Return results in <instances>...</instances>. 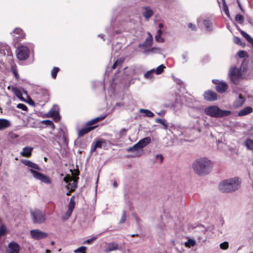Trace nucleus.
I'll return each mask as SVG.
<instances>
[{"mask_svg": "<svg viewBox=\"0 0 253 253\" xmlns=\"http://www.w3.org/2000/svg\"><path fill=\"white\" fill-rule=\"evenodd\" d=\"M163 34V32L161 30V29H159L158 31V32H157V35H162Z\"/></svg>", "mask_w": 253, "mask_h": 253, "instance_id": "nucleus-59", "label": "nucleus"}, {"mask_svg": "<svg viewBox=\"0 0 253 253\" xmlns=\"http://www.w3.org/2000/svg\"><path fill=\"white\" fill-rule=\"evenodd\" d=\"M202 23L204 24L207 30L211 31L212 30V24L208 20H203Z\"/></svg>", "mask_w": 253, "mask_h": 253, "instance_id": "nucleus-29", "label": "nucleus"}, {"mask_svg": "<svg viewBox=\"0 0 253 253\" xmlns=\"http://www.w3.org/2000/svg\"><path fill=\"white\" fill-rule=\"evenodd\" d=\"M72 211L67 210V211L63 215L62 218L64 220L68 219L71 215Z\"/></svg>", "mask_w": 253, "mask_h": 253, "instance_id": "nucleus-36", "label": "nucleus"}, {"mask_svg": "<svg viewBox=\"0 0 253 253\" xmlns=\"http://www.w3.org/2000/svg\"><path fill=\"white\" fill-rule=\"evenodd\" d=\"M234 42L236 44H241V40H240V39L239 38L236 37H234Z\"/></svg>", "mask_w": 253, "mask_h": 253, "instance_id": "nucleus-51", "label": "nucleus"}, {"mask_svg": "<svg viewBox=\"0 0 253 253\" xmlns=\"http://www.w3.org/2000/svg\"><path fill=\"white\" fill-rule=\"evenodd\" d=\"M29 48L26 46L21 45L17 49V57L19 60H25L29 57Z\"/></svg>", "mask_w": 253, "mask_h": 253, "instance_id": "nucleus-10", "label": "nucleus"}, {"mask_svg": "<svg viewBox=\"0 0 253 253\" xmlns=\"http://www.w3.org/2000/svg\"><path fill=\"white\" fill-rule=\"evenodd\" d=\"M105 118V116H103L100 117H97L93 120L88 122L86 124L87 127H85L79 130L78 131V135L79 136H82L84 134L88 133L90 131L93 129L96 126H89L91 125L95 124V123L103 120Z\"/></svg>", "mask_w": 253, "mask_h": 253, "instance_id": "nucleus-5", "label": "nucleus"}, {"mask_svg": "<svg viewBox=\"0 0 253 253\" xmlns=\"http://www.w3.org/2000/svg\"><path fill=\"white\" fill-rule=\"evenodd\" d=\"M75 206V197L72 196L70 201V203L68 206V210L73 212Z\"/></svg>", "mask_w": 253, "mask_h": 253, "instance_id": "nucleus-28", "label": "nucleus"}, {"mask_svg": "<svg viewBox=\"0 0 253 253\" xmlns=\"http://www.w3.org/2000/svg\"><path fill=\"white\" fill-rule=\"evenodd\" d=\"M237 54L240 58H244V57L247 56V52L244 50L239 51L237 53Z\"/></svg>", "mask_w": 253, "mask_h": 253, "instance_id": "nucleus-44", "label": "nucleus"}, {"mask_svg": "<svg viewBox=\"0 0 253 253\" xmlns=\"http://www.w3.org/2000/svg\"><path fill=\"white\" fill-rule=\"evenodd\" d=\"M247 40L249 42L253 44V39L251 37H249Z\"/></svg>", "mask_w": 253, "mask_h": 253, "instance_id": "nucleus-55", "label": "nucleus"}, {"mask_svg": "<svg viewBox=\"0 0 253 253\" xmlns=\"http://www.w3.org/2000/svg\"><path fill=\"white\" fill-rule=\"evenodd\" d=\"M119 249L118 245L116 243L111 242L106 244L104 252L106 253L111 252Z\"/></svg>", "mask_w": 253, "mask_h": 253, "instance_id": "nucleus-15", "label": "nucleus"}, {"mask_svg": "<svg viewBox=\"0 0 253 253\" xmlns=\"http://www.w3.org/2000/svg\"><path fill=\"white\" fill-rule=\"evenodd\" d=\"M163 27H164V25H163V24L162 23H160L159 24V27L160 28V29L163 28Z\"/></svg>", "mask_w": 253, "mask_h": 253, "instance_id": "nucleus-60", "label": "nucleus"}, {"mask_svg": "<svg viewBox=\"0 0 253 253\" xmlns=\"http://www.w3.org/2000/svg\"><path fill=\"white\" fill-rule=\"evenodd\" d=\"M63 180L67 184V188L73 191L77 186L76 179L75 177L67 175L63 178Z\"/></svg>", "mask_w": 253, "mask_h": 253, "instance_id": "nucleus-11", "label": "nucleus"}, {"mask_svg": "<svg viewBox=\"0 0 253 253\" xmlns=\"http://www.w3.org/2000/svg\"><path fill=\"white\" fill-rule=\"evenodd\" d=\"M12 90L13 92H14V94L21 100L24 101V99L22 97L23 92L26 95L27 94V92L24 90L22 91L20 89L16 87H12Z\"/></svg>", "mask_w": 253, "mask_h": 253, "instance_id": "nucleus-17", "label": "nucleus"}, {"mask_svg": "<svg viewBox=\"0 0 253 253\" xmlns=\"http://www.w3.org/2000/svg\"><path fill=\"white\" fill-rule=\"evenodd\" d=\"M11 34L15 38L23 39L25 36V34L22 30L18 28H15Z\"/></svg>", "mask_w": 253, "mask_h": 253, "instance_id": "nucleus-18", "label": "nucleus"}, {"mask_svg": "<svg viewBox=\"0 0 253 253\" xmlns=\"http://www.w3.org/2000/svg\"><path fill=\"white\" fill-rule=\"evenodd\" d=\"M156 122L162 124L164 126L165 129L168 128V125L166 123V121L161 119H157L156 120Z\"/></svg>", "mask_w": 253, "mask_h": 253, "instance_id": "nucleus-35", "label": "nucleus"}, {"mask_svg": "<svg viewBox=\"0 0 253 253\" xmlns=\"http://www.w3.org/2000/svg\"><path fill=\"white\" fill-rule=\"evenodd\" d=\"M6 232V228L4 225L0 226V237L5 234Z\"/></svg>", "mask_w": 253, "mask_h": 253, "instance_id": "nucleus-40", "label": "nucleus"}, {"mask_svg": "<svg viewBox=\"0 0 253 253\" xmlns=\"http://www.w3.org/2000/svg\"><path fill=\"white\" fill-rule=\"evenodd\" d=\"M223 10L224 11L226 15L228 17H229V12L228 10V8L225 1H223Z\"/></svg>", "mask_w": 253, "mask_h": 253, "instance_id": "nucleus-42", "label": "nucleus"}, {"mask_svg": "<svg viewBox=\"0 0 253 253\" xmlns=\"http://www.w3.org/2000/svg\"><path fill=\"white\" fill-rule=\"evenodd\" d=\"M13 73L17 80L19 79V75L15 70H13Z\"/></svg>", "mask_w": 253, "mask_h": 253, "instance_id": "nucleus-54", "label": "nucleus"}, {"mask_svg": "<svg viewBox=\"0 0 253 253\" xmlns=\"http://www.w3.org/2000/svg\"><path fill=\"white\" fill-rule=\"evenodd\" d=\"M235 20L236 21L238 22L240 24H242L244 22V18L240 14L236 15L235 17Z\"/></svg>", "mask_w": 253, "mask_h": 253, "instance_id": "nucleus-41", "label": "nucleus"}, {"mask_svg": "<svg viewBox=\"0 0 253 253\" xmlns=\"http://www.w3.org/2000/svg\"><path fill=\"white\" fill-rule=\"evenodd\" d=\"M59 112V108L58 106L54 105L44 116L47 118H52L55 122H58L60 120Z\"/></svg>", "mask_w": 253, "mask_h": 253, "instance_id": "nucleus-9", "label": "nucleus"}, {"mask_svg": "<svg viewBox=\"0 0 253 253\" xmlns=\"http://www.w3.org/2000/svg\"><path fill=\"white\" fill-rule=\"evenodd\" d=\"M42 123L47 126H50L52 129H54L55 128V126L51 121L48 120H43L42 121Z\"/></svg>", "mask_w": 253, "mask_h": 253, "instance_id": "nucleus-33", "label": "nucleus"}, {"mask_svg": "<svg viewBox=\"0 0 253 253\" xmlns=\"http://www.w3.org/2000/svg\"><path fill=\"white\" fill-rule=\"evenodd\" d=\"M33 149V148L32 147H25L23 148L22 151L20 153V154L22 156L29 158L31 156Z\"/></svg>", "mask_w": 253, "mask_h": 253, "instance_id": "nucleus-20", "label": "nucleus"}, {"mask_svg": "<svg viewBox=\"0 0 253 253\" xmlns=\"http://www.w3.org/2000/svg\"><path fill=\"white\" fill-rule=\"evenodd\" d=\"M188 26L189 28L193 30L196 29V26L192 23H189Z\"/></svg>", "mask_w": 253, "mask_h": 253, "instance_id": "nucleus-53", "label": "nucleus"}, {"mask_svg": "<svg viewBox=\"0 0 253 253\" xmlns=\"http://www.w3.org/2000/svg\"><path fill=\"white\" fill-rule=\"evenodd\" d=\"M113 186H114V187H116L117 186V182L115 181L113 183Z\"/></svg>", "mask_w": 253, "mask_h": 253, "instance_id": "nucleus-61", "label": "nucleus"}, {"mask_svg": "<svg viewBox=\"0 0 253 253\" xmlns=\"http://www.w3.org/2000/svg\"><path fill=\"white\" fill-rule=\"evenodd\" d=\"M20 251V246L14 241L10 242L6 248V253H19Z\"/></svg>", "mask_w": 253, "mask_h": 253, "instance_id": "nucleus-12", "label": "nucleus"}, {"mask_svg": "<svg viewBox=\"0 0 253 253\" xmlns=\"http://www.w3.org/2000/svg\"><path fill=\"white\" fill-rule=\"evenodd\" d=\"M161 51V50L160 48L157 47H154L149 50V51L152 53H158L160 52Z\"/></svg>", "mask_w": 253, "mask_h": 253, "instance_id": "nucleus-50", "label": "nucleus"}, {"mask_svg": "<svg viewBox=\"0 0 253 253\" xmlns=\"http://www.w3.org/2000/svg\"><path fill=\"white\" fill-rule=\"evenodd\" d=\"M153 14V11L148 7L145 8L144 11L143 13V16L147 19H148L152 16Z\"/></svg>", "mask_w": 253, "mask_h": 253, "instance_id": "nucleus-27", "label": "nucleus"}, {"mask_svg": "<svg viewBox=\"0 0 253 253\" xmlns=\"http://www.w3.org/2000/svg\"><path fill=\"white\" fill-rule=\"evenodd\" d=\"M196 245V241L193 239H188L187 241L185 242L184 246L185 247L190 248L195 246Z\"/></svg>", "mask_w": 253, "mask_h": 253, "instance_id": "nucleus-26", "label": "nucleus"}, {"mask_svg": "<svg viewBox=\"0 0 253 253\" xmlns=\"http://www.w3.org/2000/svg\"><path fill=\"white\" fill-rule=\"evenodd\" d=\"M204 98L209 101H213L217 99L216 94L210 90L206 91L204 94Z\"/></svg>", "mask_w": 253, "mask_h": 253, "instance_id": "nucleus-16", "label": "nucleus"}, {"mask_svg": "<svg viewBox=\"0 0 253 253\" xmlns=\"http://www.w3.org/2000/svg\"><path fill=\"white\" fill-rule=\"evenodd\" d=\"M122 62H123V60H121V59L117 60L114 63V64H113V65L112 66V68L113 69H115L117 66H120L121 65V64L122 63Z\"/></svg>", "mask_w": 253, "mask_h": 253, "instance_id": "nucleus-45", "label": "nucleus"}, {"mask_svg": "<svg viewBox=\"0 0 253 253\" xmlns=\"http://www.w3.org/2000/svg\"><path fill=\"white\" fill-rule=\"evenodd\" d=\"M139 112L144 114V117L152 118L154 116V114L152 112L147 109H140Z\"/></svg>", "mask_w": 253, "mask_h": 253, "instance_id": "nucleus-25", "label": "nucleus"}, {"mask_svg": "<svg viewBox=\"0 0 253 253\" xmlns=\"http://www.w3.org/2000/svg\"><path fill=\"white\" fill-rule=\"evenodd\" d=\"M154 71H155L154 69H152V70L147 71L144 74L145 78L146 79H151L153 77Z\"/></svg>", "mask_w": 253, "mask_h": 253, "instance_id": "nucleus-32", "label": "nucleus"}, {"mask_svg": "<svg viewBox=\"0 0 253 253\" xmlns=\"http://www.w3.org/2000/svg\"><path fill=\"white\" fill-rule=\"evenodd\" d=\"M54 244H55V242H54V241H51V242H50V244H51V245H54Z\"/></svg>", "mask_w": 253, "mask_h": 253, "instance_id": "nucleus-63", "label": "nucleus"}, {"mask_svg": "<svg viewBox=\"0 0 253 253\" xmlns=\"http://www.w3.org/2000/svg\"><path fill=\"white\" fill-rule=\"evenodd\" d=\"M59 71V68L57 67H54L52 70L51 74L53 78L55 79L56 77L57 74Z\"/></svg>", "mask_w": 253, "mask_h": 253, "instance_id": "nucleus-38", "label": "nucleus"}, {"mask_svg": "<svg viewBox=\"0 0 253 253\" xmlns=\"http://www.w3.org/2000/svg\"><path fill=\"white\" fill-rule=\"evenodd\" d=\"M245 99L242 97L241 94L239 95V97L234 102L233 106L235 108H239L243 105L245 103Z\"/></svg>", "mask_w": 253, "mask_h": 253, "instance_id": "nucleus-23", "label": "nucleus"}, {"mask_svg": "<svg viewBox=\"0 0 253 253\" xmlns=\"http://www.w3.org/2000/svg\"><path fill=\"white\" fill-rule=\"evenodd\" d=\"M157 114L161 116H163L165 114V111H161L160 112H158Z\"/></svg>", "mask_w": 253, "mask_h": 253, "instance_id": "nucleus-56", "label": "nucleus"}, {"mask_svg": "<svg viewBox=\"0 0 253 253\" xmlns=\"http://www.w3.org/2000/svg\"><path fill=\"white\" fill-rule=\"evenodd\" d=\"M213 167L212 163L207 158H200L195 160L192 168L199 175H203L210 173Z\"/></svg>", "mask_w": 253, "mask_h": 253, "instance_id": "nucleus-1", "label": "nucleus"}, {"mask_svg": "<svg viewBox=\"0 0 253 253\" xmlns=\"http://www.w3.org/2000/svg\"><path fill=\"white\" fill-rule=\"evenodd\" d=\"M148 37L146 38L145 41V45H150L152 43L153 37L150 32L147 33Z\"/></svg>", "mask_w": 253, "mask_h": 253, "instance_id": "nucleus-31", "label": "nucleus"}, {"mask_svg": "<svg viewBox=\"0 0 253 253\" xmlns=\"http://www.w3.org/2000/svg\"><path fill=\"white\" fill-rule=\"evenodd\" d=\"M228 76L234 84H237L242 77L241 70L235 67H232L229 69Z\"/></svg>", "mask_w": 253, "mask_h": 253, "instance_id": "nucleus-7", "label": "nucleus"}, {"mask_svg": "<svg viewBox=\"0 0 253 253\" xmlns=\"http://www.w3.org/2000/svg\"><path fill=\"white\" fill-rule=\"evenodd\" d=\"M240 33L241 34V35L246 39V40L249 37H250V36L249 35H248L247 33H246L245 32L243 31H240Z\"/></svg>", "mask_w": 253, "mask_h": 253, "instance_id": "nucleus-52", "label": "nucleus"}, {"mask_svg": "<svg viewBox=\"0 0 253 253\" xmlns=\"http://www.w3.org/2000/svg\"><path fill=\"white\" fill-rule=\"evenodd\" d=\"M126 219V213L125 211H123L121 218L120 221V223H122L124 222Z\"/></svg>", "mask_w": 253, "mask_h": 253, "instance_id": "nucleus-48", "label": "nucleus"}, {"mask_svg": "<svg viewBox=\"0 0 253 253\" xmlns=\"http://www.w3.org/2000/svg\"><path fill=\"white\" fill-rule=\"evenodd\" d=\"M253 112V108L251 107H246L239 111L238 113V116H244L247 115Z\"/></svg>", "mask_w": 253, "mask_h": 253, "instance_id": "nucleus-21", "label": "nucleus"}, {"mask_svg": "<svg viewBox=\"0 0 253 253\" xmlns=\"http://www.w3.org/2000/svg\"><path fill=\"white\" fill-rule=\"evenodd\" d=\"M86 250V247L82 246L75 251V253H83Z\"/></svg>", "mask_w": 253, "mask_h": 253, "instance_id": "nucleus-47", "label": "nucleus"}, {"mask_svg": "<svg viewBox=\"0 0 253 253\" xmlns=\"http://www.w3.org/2000/svg\"><path fill=\"white\" fill-rule=\"evenodd\" d=\"M204 112L207 115L213 118H222L228 116L231 114L230 111L221 110L215 105L207 107L205 108Z\"/></svg>", "mask_w": 253, "mask_h": 253, "instance_id": "nucleus-4", "label": "nucleus"}, {"mask_svg": "<svg viewBox=\"0 0 253 253\" xmlns=\"http://www.w3.org/2000/svg\"><path fill=\"white\" fill-rule=\"evenodd\" d=\"M97 148V147H96V145L94 144L93 147L91 150V152L92 153V152H95Z\"/></svg>", "mask_w": 253, "mask_h": 253, "instance_id": "nucleus-58", "label": "nucleus"}, {"mask_svg": "<svg viewBox=\"0 0 253 253\" xmlns=\"http://www.w3.org/2000/svg\"><path fill=\"white\" fill-rule=\"evenodd\" d=\"M156 161L159 163H162L164 160V157L161 154H157L154 156Z\"/></svg>", "mask_w": 253, "mask_h": 253, "instance_id": "nucleus-39", "label": "nucleus"}, {"mask_svg": "<svg viewBox=\"0 0 253 253\" xmlns=\"http://www.w3.org/2000/svg\"><path fill=\"white\" fill-rule=\"evenodd\" d=\"M30 212L34 223L41 224L45 221V215L41 211L39 210H31Z\"/></svg>", "mask_w": 253, "mask_h": 253, "instance_id": "nucleus-6", "label": "nucleus"}, {"mask_svg": "<svg viewBox=\"0 0 253 253\" xmlns=\"http://www.w3.org/2000/svg\"><path fill=\"white\" fill-rule=\"evenodd\" d=\"M241 181L238 177H234L221 181L219 184V189L222 192L230 193L239 189Z\"/></svg>", "mask_w": 253, "mask_h": 253, "instance_id": "nucleus-3", "label": "nucleus"}, {"mask_svg": "<svg viewBox=\"0 0 253 253\" xmlns=\"http://www.w3.org/2000/svg\"><path fill=\"white\" fill-rule=\"evenodd\" d=\"M22 163L25 166L31 168L29 171L31 173L32 176L35 179L39 180L41 182L46 184H51L52 181L48 176L37 171V170H41V168L38 165L29 160H22Z\"/></svg>", "mask_w": 253, "mask_h": 253, "instance_id": "nucleus-2", "label": "nucleus"}, {"mask_svg": "<svg viewBox=\"0 0 253 253\" xmlns=\"http://www.w3.org/2000/svg\"><path fill=\"white\" fill-rule=\"evenodd\" d=\"M244 145L248 150L253 152V139L251 138L246 139L244 141Z\"/></svg>", "mask_w": 253, "mask_h": 253, "instance_id": "nucleus-24", "label": "nucleus"}, {"mask_svg": "<svg viewBox=\"0 0 253 253\" xmlns=\"http://www.w3.org/2000/svg\"><path fill=\"white\" fill-rule=\"evenodd\" d=\"M102 39H103V36L102 35H99Z\"/></svg>", "mask_w": 253, "mask_h": 253, "instance_id": "nucleus-64", "label": "nucleus"}, {"mask_svg": "<svg viewBox=\"0 0 253 253\" xmlns=\"http://www.w3.org/2000/svg\"><path fill=\"white\" fill-rule=\"evenodd\" d=\"M219 247L221 249L226 250L229 247V244L227 242H224L220 244Z\"/></svg>", "mask_w": 253, "mask_h": 253, "instance_id": "nucleus-37", "label": "nucleus"}, {"mask_svg": "<svg viewBox=\"0 0 253 253\" xmlns=\"http://www.w3.org/2000/svg\"><path fill=\"white\" fill-rule=\"evenodd\" d=\"M214 84H217L216 89L219 92L222 93L226 90L227 89V84L223 82H219L218 80H212Z\"/></svg>", "mask_w": 253, "mask_h": 253, "instance_id": "nucleus-14", "label": "nucleus"}, {"mask_svg": "<svg viewBox=\"0 0 253 253\" xmlns=\"http://www.w3.org/2000/svg\"><path fill=\"white\" fill-rule=\"evenodd\" d=\"M98 237V236H94L92 237H91V238L89 239H87L86 240L85 242H84V243H86V244H89L91 242L94 241L95 240H96Z\"/></svg>", "mask_w": 253, "mask_h": 253, "instance_id": "nucleus-49", "label": "nucleus"}, {"mask_svg": "<svg viewBox=\"0 0 253 253\" xmlns=\"http://www.w3.org/2000/svg\"><path fill=\"white\" fill-rule=\"evenodd\" d=\"M95 145L97 148H101L106 146V140L104 139L98 140L96 141Z\"/></svg>", "mask_w": 253, "mask_h": 253, "instance_id": "nucleus-30", "label": "nucleus"}, {"mask_svg": "<svg viewBox=\"0 0 253 253\" xmlns=\"http://www.w3.org/2000/svg\"><path fill=\"white\" fill-rule=\"evenodd\" d=\"M11 126V122L5 119H0V131L3 130Z\"/></svg>", "mask_w": 253, "mask_h": 253, "instance_id": "nucleus-19", "label": "nucleus"}, {"mask_svg": "<svg viewBox=\"0 0 253 253\" xmlns=\"http://www.w3.org/2000/svg\"><path fill=\"white\" fill-rule=\"evenodd\" d=\"M151 142V138L149 137H145L141 140H140L138 142V145L140 147V148L143 149V148L150 143Z\"/></svg>", "mask_w": 253, "mask_h": 253, "instance_id": "nucleus-22", "label": "nucleus"}, {"mask_svg": "<svg viewBox=\"0 0 253 253\" xmlns=\"http://www.w3.org/2000/svg\"><path fill=\"white\" fill-rule=\"evenodd\" d=\"M164 68H165V66L163 65H161L156 68L154 72L156 74L159 75L163 72Z\"/></svg>", "mask_w": 253, "mask_h": 253, "instance_id": "nucleus-34", "label": "nucleus"}, {"mask_svg": "<svg viewBox=\"0 0 253 253\" xmlns=\"http://www.w3.org/2000/svg\"><path fill=\"white\" fill-rule=\"evenodd\" d=\"M155 40L159 42H164L165 39L162 37V35H157L155 37Z\"/></svg>", "mask_w": 253, "mask_h": 253, "instance_id": "nucleus-43", "label": "nucleus"}, {"mask_svg": "<svg viewBox=\"0 0 253 253\" xmlns=\"http://www.w3.org/2000/svg\"><path fill=\"white\" fill-rule=\"evenodd\" d=\"M50 253V251L49 250H46L45 251V253Z\"/></svg>", "mask_w": 253, "mask_h": 253, "instance_id": "nucleus-62", "label": "nucleus"}, {"mask_svg": "<svg viewBox=\"0 0 253 253\" xmlns=\"http://www.w3.org/2000/svg\"><path fill=\"white\" fill-rule=\"evenodd\" d=\"M182 58L185 60V61H187L188 59L187 54L186 53L183 54L182 55Z\"/></svg>", "mask_w": 253, "mask_h": 253, "instance_id": "nucleus-57", "label": "nucleus"}, {"mask_svg": "<svg viewBox=\"0 0 253 253\" xmlns=\"http://www.w3.org/2000/svg\"><path fill=\"white\" fill-rule=\"evenodd\" d=\"M17 107L24 111H26L27 109V106L25 104L22 103L18 104L17 105Z\"/></svg>", "mask_w": 253, "mask_h": 253, "instance_id": "nucleus-46", "label": "nucleus"}, {"mask_svg": "<svg viewBox=\"0 0 253 253\" xmlns=\"http://www.w3.org/2000/svg\"><path fill=\"white\" fill-rule=\"evenodd\" d=\"M30 235L31 237L36 240H40L45 239L48 234L46 232L42 231L40 229H36L30 230Z\"/></svg>", "mask_w": 253, "mask_h": 253, "instance_id": "nucleus-8", "label": "nucleus"}, {"mask_svg": "<svg viewBox=\"0 0 253 253\" xmlns=\"http://www.w3.org/2000/svg\"><path fill=\"white\" fill-rule=\"evenodd\" d=\"M127 152H134V154L132 156L133 157H139L141 155L143 150L138 145L137 143L134 144L132 147L127 149Z\"/></svg>", "mask_w": 253, "mask_h": 253, "instance_id": "nucleus-13", "label": "nucleus"}]
</instances>
